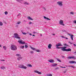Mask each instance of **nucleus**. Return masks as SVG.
Returning <instances> with one entry per match:
<instances>
[{"label": "nucleus", "mask_w": 76, "mask_h": 76, "mask_svg": "<svg viewBox=\"0 0 76 76\" xmlns=\"http://www.w3.org/2000/svg\"><path fill=\"white\" fill-rule=\"evenodd\" d=\"M68 58H69V59H70L71 58H73L74 59H76V58L74 56H71V57L69 56L68 57Z\"/></svg>", "instance_id": "0eeeda50"}, {"label": "nucleus", "mask_w": 76, "mask_h": 76, "mask_svg": "<svg viewBox=\"0 0 76 76\" xmlns=\"http://www.w3.org/2000/svg\"><path fill=\"white\" fill-rule=\"evenodd\" d=\"M63 1H59L57 2V4L60 6H63Z\"/></svg>", "instance_id": "7ed1b4c3"}, {"label": "nucleus", "mask_w": 76, "mask_h": 76, "mask_svg": "<svg viewBox=\"0 0 76 76\" xmlns=\"http://www.w3.org/2000/svg\"><path fill=\"white\" fill-rule=\"evenodd\" d=\"M67 48V47H63L62 48L61 50L63 51H66V49L65 48Z\"/></svg>", "instance_id": "423d86ee"}, {"label": "nucleus", "mask_w": 76, "mask_h": 76, "mask_svg": "<svg viewBox=\"0 0 76 76\" xmlns=\"http://www.w3.org/2000/svg\"><path fill=\"white\" fill-rule=\"evenodd\" d=\"M74 46H76V44H74Z\"/></svg>", "instance_id": "09e8293b"}, {"label": "nucleus", "mask_w": 76, "mask_h": 76, "mask_svg": "<svg viewBox=\"0 0 76 76\" xmlns=\"http://www.w3.org/2000/svg\"><path fill=\"white\" fill-rule=\"evenodd\" d=\"M31 48L32 50H34V51H36L37 50V49H36L35 48H32V47H31Z\"/></svg>", "instance_id": "dca6fc26"}, {"label": "nucleus", "mask_w": 76, "mask_h": 76, "mask_svg": "<svg viewBox=\"0 0 76 76\" xmlns=\"http://www.w3.org/2000/svg\"><path fill=\"white\" fill-rule=\"evenodd\" d=\"M63 68H66V67H64Z\"/></svg>", "instance_id": "4d7b16f0"}, {"label": "nucleus", "mask_w": 76, "mask_h": 76, "mask_svg": "<svg viewBox=\"0 0 76 76\" xmlns=\"http://www.w3.org/2000/svg\"><path fill=\"white\" fill-rule=\"evenodd\" d=\"M32 36H33V37H35V35H33Z\"/></svg>", "instance_id": "5fc2aeb1"}, {"label": "nucleus", "mask_w": 76, "mask_h": 76, "mask_svg": "<svg viewBox=\"0 0 76 76\" xmlns=\"http://www.w3.org/2000/svg\"><path fill=\"white\" fill-rule=\"evenodd\" d=\"M73 35H71V38L72 39V40H73Z\"/></svg>", "instance_id": "4be33fe9"}, {"label": "nucleus", "mask_w": 76, "mask_h": 76, "mask_svg": "<svg viewBox=\"0 0 76 76\" xmlns=\"http://www.w3.org/2000/svg\"><path fill=\"white\" fill-rule=\"evenodd\" d=\"M19 67L20 68H22L23 69H27V67L26 66H25L23 65H20L19 66Z\"/></svg>", "instance_id": "20e7f679"}, {"label": "nucleus", "mask_w": 76, "mask_h": 76, "mask_svg": "<svg viewBox=\"0 0 76 76\" xmlns=\"http://www.w3.org/2000/svg\"><path fill=\"white\" fill-rule=\"evenodd\" d=\"M29 35H32V34H30Z\"/></svg>", "instance_id": "603ef678"}, {"label": "nucleus", "mask_w": 76, "mask_h": 76, "mask_svg": "<svg viewBox=\"0 0 76 76\" xmlns=\"http://www.w3.org/2000/svg\"><path fill=\"white\" fill-rule=\"evenodd\" d=\"M3 25V23L1 22H0V26H2Z\"/></svg>", "instance_id": "c85d7f7f"}, {"label": "nucleus", "mask_w": 76, "mask_h": 76, "mask_svg": "<svg viewBox=\"0 0 76 76\" xmlns=\"http://www.w3.org/2000/svg\"><path fill=\"white\" fill-rule=\"evenodd\" d=\"M0 47H1V45H0Z\"/></svg>", "instance_id": "6e6d98bb"}, {"label": "nucleus", "mask_w": 76, "mask_h": 76, "mask_svg": "<svg viewBox=\"0 0 76 76\" xmlns=\"http://www.w3.org/2000/svg\"><path fill=\"white\" fill-rule=\"evenodd\" d=\"M27 66H29V67H32V65H31V64H27Z\"/></svg>", "instance_id": "c756f323"}, {"label": "nucleus", "mask_w": 76, "mask_h": 76, "mask_svg": "<svg viewBox=\"0 0 76 76\" xmlns=\"http://www.w3.org/2000/svg\"><path fill=\"white\" fill-rule=\"evenodd\" d=\"M49 61L50 63H54V60H49Z\"/></svg>", "instance_id": "2eb2a0df"}, {"label": "nucleus", "mask_w": 76, "mask_h": 76, "mask_svg": "<svg viewBox=\"0 0 76 76\" xmlns=\"http://www.w3.org/2000/svg\"><path fill=\"white\" fill-rule=\"evenodd\" d=\"M64 38H65L66 39H68V38L67 37H65Z\"/></svg>", "instance_id": "de8ad7c7"}, {"label": "nucleus", "mask_w": 76, "mask_h": 76, "mask_svg": "<svg viewBox=\"0 0 76 76\" xmlns=\"http://www.w3.org/2000/svg\"><path fill=\"white\" fill-rule=\"evenodd\" d=\"M22 34H24V35H26V34H27V33H26L25 32L22 33Z\"/></svg>", "instance_id": "f704fd0d"}, {"label": "nucleus", "mask_w": 76, "mask_h": 76, "mask_svg": "<svg viewBox=\"0 0 76 76\" xmlns=\"http://www.w3.org/2000/svg\"><path fill=\"white\" fill-rule=\"evenodd\" d=\"M5 15H7V14H8V12L7 11L5 12Z\"/></svg>", "instance_id": "72a5a7b5"}, {"label": "nucleus", "mask_w": 76, "mask_h": 76, "mask_svg": "<svg viewBox=\"0 0 76 76\" xmlns=\"http://www.w3.org/2000/svg\"><path fill=\"white\" fill-rule=\"evenodd\" d=\"M32 22H29V24H32Z\"/></svg>", "instance_id": "37998d69"}, {"label": "nucleus", "mask_w": 76, "mask_h": 76, "mask_svg": "<svg viewBox=\"0 0 76 76\" xmlns=\"http://www.w3.org/2000/svg\"><path fill=\"white\" fill-rule=\"evenodd\" d=\"M68 35H70V34H69Z\"/></svg>", "instance_id": "052dcab7"}, {"label": "nucleus", "mask_w": 76, "mask_h": 76, "mask_svg": "<svg viewBox=\"0 0 76 76\" xmlns=\"http://www.w3.org/2000/svg\"><path fill=\"white\" fill-rule=\"evenodd\" d=\"M24 4H26V5H29V4L28 3H27V2H25L24 3Z\"/></svg>", "instance_id": "412c9836"}, {"label": "nucleus", "mask_w": 76, "mask_h": 76, "mask_svg": "<svg viewBox=\"0 0 76 76\" xmlns=\"http://www.w3.org/2000/svg\"><path fill=\"white\" fill-rule=\"evenodd\" d=\"M44 19H47L48 20H51V19L48 18H47L45 16H44Z\"/></svg>", "instance_id": "aec40b11"}, {"label": "nucleus", "mask_w": 76, "mask_h": 76, "mask_svg": "<svg viewBox=\"0 0 76 76\" xmlns=\"http://www.w3.org/2000/svg\"><path fill=\"white\" fill-rule=\"evenodd\" d=\"M1 60V61H4V60Z\"/></svg>", "instance_id": "8fccbe9b"}, {"label": "nucleus", "mask_w": 76, "mask_h": 76, "mask_svg": "<svg viewBox=\"0 0 76 76\" xmlns=\"http://www.w3.org/2000/svg\"><path fill=\"white\" fill-rule=\"evenodd\" d=\"M59 23L60 25H63V26H64V25H65L64 24H63V20H60Z\"/></svg>", "instance_id": "39448f33"}, {"label": "nucleus", "mask_w": 76, "mask_h": 76, "mask_svg": "<svg viewBox=\"0 0 76 76\" xmlns=\"http://www.w3.org/2000/svg\"><path fill=\"white\" fill-rule=\"evenodd\" d=\"M61 44V42H59L58 43V45H56V46H62L63 45Z\"/></svg>", "instance_id": "9d476101"}, {"label": "nucleus", "mask_w": 76, "mask_h": 76, "mask_svg": "<svg viewBox=\"0 0 76 76\" xmlns=\"http://www.w3.org/2000/svg\"><path fill=\"white\" fill-rule=\"evenodd\" d=\"M51 47H52V45L51 44H49L48 45L49 48V49H51Z\"/></svg>", "instance_id": "9b49d317"}, {"label": "nucleus", "mask_w": 76, "mask_h": 76, "mask_svg": "<svg viewBox=\"0 0 76 76\" xmlns=\"http://www.w3.org/2000/svg\"><path fill=\"white\" fill-rule=\"evenodd\" d=\"M16 0L18 2H20V1H22V0Z\"/></svg>", "instance_id": "e433bc0d"}, {"label": "nucleus", "mask_w": 76, "mask_h": 76, "mask_svg": "<svg viewBox=\"0 0 76 76\" xmlns=\"http://www.w3.org/2000/svg\"><path fill=\"white\" fill-rule=\"evenodd\" d=\"M36 51H37V52H38V53H39V50H36Z\"/></svg>", "instance_id": "ea45409f"}, {"label": "nucleus", "mask_w": 76, "mask_h": 76, "mask_svg": "<svg viewBox=\"0 0 76 76\" xmlns=\"http://www.w3.org/2000/svg\"><path fill=\"white\" fill-rule=\"evenodd\" d=\"M30 53H31V54H32L34 53V52L33 51H31L30 52Z\"/></svg>", "instance_id": "a18cd8bd"}, {"label": "nucleus", "mask_w": 76, "mask_h": 76, "mask_svg": "<svg viewBox=\"0 0 76 76\" xmlns=\"http://www.w3.org/2000/svg\"><path fill=\"white\" fill-rule=\"evenodd\" d=\"M11 50H17V47L15 45H12L11 46Z\"/></svg>", "instance_id": "f257e3e1"}, {"label": "nucleus", "mask_w": 76, "mask_h": 76, "mask_svg": "<svg viewBox=\"0 0 76 76\" xmlns=\"http://www.w3.org/2000/svg\"><path fill=\"white\" fill-rule=\"evenodd\" d=\"M52 76V74H48L47 75V76Z\"/></svg>", "instance_id": "bb28decb"}, {"label": "nucleus", "mask_w": 76, "mask_h": 76, "mask_svg": "<svg viewBox=\"0 0 76 76\" xmlns=\"http://www.w3.org/2000/svg\"><path fill=\"white\" fill-rule=\"evenodd\" d=\"M43 8L44 9V10H45V11H46V9L45 8V7H43Z\"/></svg>", "instance_id": "c03bdc74"}, {"label": "nucleus", "mask_w": 76, "mask_h": 76, "mask_svg": "<svg viewBox=\"0 0 76 76\" xmlns=\"http://www.w3.org/2000/svg\"><path fill=\"white\" fill-rule=\"evenodd\" d=\"M57 69H59V68L58 67H57L56 68H55V70H57Z\"/></svg>", "instance_id": "79ce46f5"}, {"label": "nucleus", "mask_w": 76, "mask_h": 76, "mask_svg": "<svg viewBox=\"0 0 76 76\" xmlns=\"http://www.w3.org/2000/svg\"><path fill=\"white\" fill-rule=\"evenodd\" d=\"M16 56L17 57H21V55H20V54H17L16 55Z\"/></svg>", "instance_id": "f3484780"}, {"label": "nucleus", "mask_w": 76, "mask_h": 76, "mask_svg": "<svg viewBox=\"0 0 76 76\" xmlns=\"http://www.w3.org/2000/svg\"><path fill=\"white\" fill-rule=\"evenodd\" d=\"M64 45L65 46H66V47H69V45H67L66 44H64Z\"/></svg>", "instance_id": "2f4dec72"}, {"label": "nucleus", "mask_w": 76, "mask_h": 76, "mask_svg": "<svg viewBox=\"0 0 76 76\" xmlns=\"http://www.w3.org/2000/svg\"><path fill=\"white\" fill-rule=\"evenodd\" d=\"M73 23H76V20L74 21Z\"/></svg>", "instance_id": "58836bf2"}, {"label": "nucleus", "mask_w": 76, "mask_h": 76, "mask_svg": "<svg viewBox=\"0 0 76 76\" xmlns=\"http://www.w3.org/2000/svg\"><path fill=\"white\" fill-rule=\"evenodd\" d=\"M22 58V57L21 56L19 57L18 58H17V59L18 60H21Z\"/></svg>", "instance_id": "ddd939ff"}, {"label": "nucleus", "mask_w": 76, "mask_h": 76, "mask_svg": "<svg viewBox=\"0 0 76 76\" xmlns=\"http://www.w3.org/2000/svg\"><path fill=\"white\" fill-rule=\"evenodd\" d=\"M20 23H21V22L20 21H18L17 23V24H20Z\"/></svg>", "instance_id": "4c0bfd02"}, {"label": "nucleus", "mask_w": 76, "mask_h": 76, "mask_svg": "<svg viewBox=\"0 0 76 76\" xmlns=\"http://www.w3.org/2000/svg\"><path fill=\"white\" fill-rule=\"evenodd\" d=\"M18 42L20 44H25V42H22V41H18Z\"/></svg>", "instance_id": "6e6552de"}, {"label": "nucleus", "mask_w": 76, "mask_h": 76, "mask_svg": "<svg viewBox=\"0 0 76 76\" xmlns=\"http://www.w3.org/2000/svg\"><path fill=\"white\" fill-rule=\"evenodd\" d=\"M34 73H38L39 75H41V72H39L38 71L35 70L34 71Z\"/></svg>", "instance_id": "1a4fd4ad"}, {"label": "nucleus", "mask_w": 76, "mask_h": 76, "mask_svg": "<svg viewBox=\"0 0 76 76\" xmlns=\"http://www.w3.org/2000/svg\"><path fill=\"white\" fill-rule=\"evenodd\" d=\"M69 42V44H73V43L70 42Z\"/></svg>", "instance_id": "a19ab883"}, {"label": "nucleus", "mask_w": 76, "mask_h": 76, "mask_svg": "<svg viewBox=\"0 0 76 76\" xmlns=\"http://www.w3.org/2000/svg\"><path fill=\"white\" fill-rule=\"evenodd\" d=\"M62 57H63V58H64V56H62Z\"/></svg>", "instance_id": "bf43d9fd"}, {"label": "nucleus", "mask_w": 76, "mask_h": 76, "mask_svg": "<svg viewBox=\"0 0 76 76\" xmlns=\"http://www.w3.org/2000/svg\"><path fill=\"white\" fill-rule=\"evenodd\" d=\"M33 33H34V34H35V33H35V32H33Z\"/></svg>", "instance_id": "864d4df0"}, {"label": "nucleus", "mask_w": 76, "mask_h": 76, "mask_svg": "<svg viewBox=\"0 0 76 76\" xmlns=\"http://www.w3.org/2000/svg\"><path fill=\"white\" fill-rule=\"evenodd\" d=\"M20 15V14H19V15Z\"/></svg>", "instance_id": "680f3d73"}, {"label": "nucleus", "mask_w": 76, "mask_h": 76, "mask_svg": "<svg viewBox=\"0 0 76 76\" xmlns=\"http://www.w3.org/2000/svg\"><path fill=\"white\" fill-rule=\"evenodd\" d=\"M67 67H72V68H75V66H68Z\"/></svg>", "instance_id": "7c9ffc66"}, {"label": "nucleus", "mask_w": 76, "mask_h": 76, "mask_svg": "<svg viewBox=\"0 0 76 76\" xmlns=\"http://www.w3.org/2000/svg\"><path fill=\"white\" fill-rule=\"evenodd\" d=\"M57 64H53V66H57Z\"/></svg>", "instance_id": "b1692460"}, {"label": "nucleus", "mask_w": 76, "mask_h": 76, "mask_svg": "<svg viewBox=\"0 0 76 76\" xmlns=\"http://www.w3.org/2000/svg\"><path fill=\"white\" fill-rule=\"evenodd\" d=\"M27 18H28V19L29 20H33V19H32L30 17H28Z\"/></svg>", "instance_id": "a211bd4d"}, {"label": "nucleus", "mask_w": 76, "mask_h": 76, "mask_svg": "<svg viewBox=\"0 0 76 76\" xmlns=\"http://www.w3.org/2000/svg\"><path fill=\"white\" fill-rule=\"evenodd\" d=\"M69 63L71 64L76 63V62L75 61H69Z\"/></svg>", "instance_id": "f8f14e48"}, {"label": "nucleus", "mask_w": 76, "mask_h": 76, "mask_svg": "<svg viewBox=\"0 0 76 76\" xmlns=\"http://www.w3.org/2000/svg\"><path fill=\"white\" fill-rule=\"evenodd\" d=\"M57 60L58 61H59V62H61V61L60 60H59L58 59H57Z\"/></svg>", "instance_id": "c9c22d12"}, {"label": "nucleus", "mask_w": 76, "mask_h": 76, "mask_svg": "<svg viewBox=\"0 0 76 76\" xmlns=\"http://www.w3.org/2000/svg\"><path fill=\"white\" fill-rule=\"evenodd\" d=\"M1 69L4 70L5 69H6V68H5V67L4 66H2L1 67Z\"/></svg>", "instance_id": "6ab92c4d"}, {"label": "nucleus", "mask_w": 76, "mask_h": 76, "mask_svg": "<svg viewBox=\"0 0 76 76\" xmlns=\"http://www.w3.org/2000/svg\"><path fill=\"white\" fill-rule=\"evenodd\" d=\"M56 48L57 49H60V48H60V47H58L59 46H56Z\"/></svg>", "instance_id": "5701e85b"}, {"label": "nucleus", "mask_w": 76, "mask_h": 76, "mask_svg": "<svg viewBox=\"0 0 76 76\" xmlns=\"http://www.w3.org/2000/svg\"><path fill=\"white\" fill-rule=\"evenodd\" d=\"M70 14L71 15H74V12H70Z\"/></svg>", "instance_id": "473e14b6"}, {"label": "nucleus", "mask_w": 76, "mask_h": 76, "mask_svg": "<svg viewBox=\"0 0 76 76\" xmlns=\"http://www.w3.org/2000/svg\"><path fill=\"white\" fill-rule=\"evenodd\" d=\"M41 36H42V35H41Z\"/></svg>", "instance_id": "e2e57ef3"}, {"label": "nucleus", "mask_w": 76, "mask_h": 76, "mask_svg": "<svg viewBox=\"0 0 76 76\" xmlns=\"http://www.w3.org/2000/svg\"><path fill=\"white\" fill-rule=\"evenodd\" d=\"M60 67H61V68H63L64 67L61 66Z\"/></svg>", "instance_id": "3c124183"}, {"label": "nucleus", "mask_w": 76, "mask_h": 76, "mask_svg": "<svg viewBox=\"0 0 76 76\" xmlns=\"http://www.w3.org/2000/svg\"><path fill=\"white\" fill-rule=\"evenodd\" d=\"M3 48H4V49L5 50H6V49H7V48L6 46H3Z\"/></svg>", "instance_id": "cd10ccee"}, {"label": "nucleus", "mask_w": 76, "mask_h": 76, "mask_svg": "<svg viewBox=\"0 0 76 76\" xmlns=\"http://www.w3.org/2000/svg\"><path fill=\"white\" fill-rule=\"evenodd\" d=\"M28 47H29V46H28L27 45H25V48H28Z\"/></svg>", "instance_id": "a878e982"}, {"label": "nucleus", "mask_w": 76, "mask_h": 76, "mask_svg": "<svg viewBox=\"0 0 76 76\" xmlns=\"http://www.w3.org/2000/svg\"><path fill=\"white\" fill-rule=\"evenodd\" d=\"M15 37V38H17V39H20V37H19V35L17 33H15L14 34Z\"/></svg>", "instance_id": "f03ea898"}, {"label": "nucleus", "mask_w": 76, "mask_h": 76, "mask_svg": "<svg viewBox=\"0 0 76 76\" xmlns=\"http://www.w3.org/2000/svg\"><path fill=\"white\" fill-rule=\"evenodd\" d=\"M53 35H55V34H53Z\"/></svg>", "instance_id": "13d9d810"}, {"label": "nucleus", "mask_w": 76, "mask_h": 76, "mask_svg": "<svg viewBox=\"0 0 76 76\" xmlns=\"http://www.w3.org/2000/svg\"><path fill=\"white\" fill-rule=\"evenodd\" d=\"M20 48H21L22 49H23L24 48V46H20Z\"/></svg>", "instance_id": "393cba45"}, {"label": "nucleus", "mask_w": 76, "mask_h": 76, "mask_svg": "<svg viewBox=\"0 0 76 76\" xmlns=\"http://www.w3.org/2000/svg\"><path fill=\"white\" fill-rule=\"evenodd\" d=\"M61 37H62V38H65V37H64L63 36H61Z\"/></svg>", "instance_id": "49530a36"}, {"label": "nucleus", "mask_w": 76, "mask_h": 76, "mask_svg": "<svg viewBox=\"0 0 76 76\" xmlns=\"http://www.w3.org/2000/svg\"><path fill=\"white\" fill-rule=\"evenodd\" d=\"M72 50V49L70 48H69L67 49H66V50L65 51H71Z\"/></svg>", "instance_id": "4468645a"}]
</instances>
